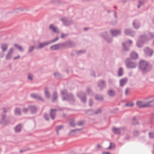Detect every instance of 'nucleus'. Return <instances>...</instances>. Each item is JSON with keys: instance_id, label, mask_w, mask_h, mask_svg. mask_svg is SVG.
Returning <instances> with one entry per match:
<instances>
[{"instance_id": "7", "label": "nucleus", "mask_w": 154, "mask_h": 154, "mask_svg": "<svg viewBox=\"0 0 154 154\" xmlns=\"http://www.w3.org/2000/svg\"><path fill=\"white\" fill-rule=\"evenodd\" d=\"M77 95L82 103H85L86 102V96L85 93L80 92L77 94Z\"/></svg>"}, {"instance_id": "35", "label": "nucleus", "mask_w": 154, "mask_h": 154, "mask_svg": "<svg viewBox=\"0 0 154 154\" xmlns=\"http://www.w3.org/2000/svg\"><path fill=\"white\" fill-rule=\"evenodd\" d=\"M123 75V69L122 68H120L118 71V75L120 77L122 76Z\"/></svg>"}, {"instance_id": "58", "label": "nucleus", "mask_w": 154, "mask_h": 154, "mask_svg": "<svg viewBox=\"0 0 154 154\" xmlns=\"http://www.w3.org/2000/svg\"><path fill=\"white\" fill-rule=\"evenodd\" d=\"M129 89L128 88H126L125 90V94L126 95H127L129 93Z\"/></svg>"}, {"instance_id": "63", "label": "nucleus", "mask_w": 154, "mask_h": 154, "mask_svg": "<svg viewBox=\"0 0 154 154\" xmlns=\"http://www.w3.org/2000/svg\"><path fill=\"white\" fill-rule=\"evenodd\" d=\"M127 43L130 45L132 43V42L131 40H129L127 41Z\"/></svg>"}, {"instance_id": "3", "label": "nucleus", "mask_w": 154, "mask_h": 154, "mask_svg": "<svg viewBox=\"0 0 154 154\" xmlns=\"http://www.w3.org/2000/svg\"><path fill=\"white\" fill-rule=\"evenodd\" d=\"M3 112L1 116V119H0V124H3L5 125H7L9 124L10 122V121L7 119H6V113L8 112V110L6 108L3 109Z\"/></svg>"}, {"instance_id": "55", "label": "nucleus", "mask_w": 154, "mask_h": 154, "mask_svg": "<svg viewBox=\"0 0 154 154\" xmlns=\"http://www.w3.org/2000/svg\"><path fill=\"white\" fill-rule=\"evenodd\" d=\"M93 102L91 99H90L89 101V105L91 106L93 105Z\"/></svg>"}, {"instance_id": "43", "label": "nucleus", "mask_w": 154, "mask_h": 154, "mask_svg": "<svg viewBox=\"0 0 154 154\" xmlns=\"http://www.w3.org/2000/svg\"><path fill=\"white\" fill-rule=\"evenodd\" d=\"M145 3V1L143 0H139V3L138 5V8H139L140 6L143 5Z\"/></svg>"}, {"instance_id": "56", "label": "nucleus", "mask_w": 154, "mask_h": 154, "mask_svg": "<svg viewBox=\"0 0 154 154\" xmlns=\"http://www.w3.org/2000/svg\"><path fill=\"white\" fill-rule=\"evenodd\" d=\"M81 130V129H80L72 130L69 133V134H71L72 133L74 132L77 130L80 131Z\"/></svg>"}, {"instance_id": "20", "label": "nucleus", "mask_w": 154, "mask_h": 154, "mask_svg": "<svg viewBox=\"0 0 154 154\" xmlns=\"http://www.w3.org/2000/svg\"><path fill=\"white\" fill-rule=\"evenodd\" d=\"M128 81L127 78H122L119 81V85L121 87H122Z\"/></svg>"}, {"instance_id": "48", "label": "nucleus", "mask_w": 154, "mask_h": 154, "mask_svg": "<svg viewBox=\"0 0 154 154\" xmlns=\"http://www.w3.org/2000/svg\"><path fill=\"white\" fill-rule=\"evenodd\" d=\"M133 134L134 136H137L139 134V132L138 131L136 130H134L133 131Z\"/></svg>"}, {"instance_id": "50", "label": "nucleus", "mask_w": 154, "mask_h": 154, "mask_svg": "<svg viewBox=\"0 0 154 154\" xmlns=\"http://www.w3.org/2000/svg\"><path fill=\"white\" fill-rule=\"evenodd\" d=\"M149 137L150 138H154V132H151L149 133Z\"/></svg>"}, {"instance_id": "2", "label": "nucleus", "mask_w": 154, "mask_h": 154, "mask_svg": "<svg viewBox=\"0 0 154 154\" xmlns=\"http://www.w3.org/2000/svg\"><path fill=\"white\" fill-rule=\"evenodd\" d=\"M63 100H67L72 103L74 101V99L72 94H69L66 90H62L61 91Z\"/></svg>"}, {"instance_id": "11", "label": "nucleus", "mask_w": 154, "mask_h": 154, "mask_svg": "<svg viewBox=\"0 0 154 154\" xmlns=\"http://www.w3.org/2000/svg\"><path fill=\"white\" fill-rule=\"evenodd\" d=\"M30 96L32 98L34 99L37 100H40L42 102L44 101V99L39 94H30Z\"/></svg>"}, {"instance_id": "1", "label": "nucleus", "mask_w": 154, "mask_h": 154, "mask_svg": "<svg viewBox=\"0 0 154 154\" xmlns=\"http://www.w3.org/2000/svg\"><path fill=\"white\" fill-rule=\"evenodd\" d=\"M139 67L143 73H146L152 69V66L149 65L147 61L143 60L140 61L139 62Z\"/></svg>"}, {"instance_id": "30", "label": "nucleus", "mask_w": 154, "mask_h": 154, "mask_svg": "<svg viewBox=\"0 0 154 154\" xmlns=\"http://www.w3.org/2000/svg\"><path fill=\"white\" fill-rule=\"evenodd\" d=\"M35 49V47L33 45L30 46L29 47L28 54H29L33 51Z\"/></svg>"}, {"instance_id": "26", "label": "nucleus", "mask_w": 154, "mask_h": 154, "mask_svg": "<svg viewBox=\"0 0 154 154\" xmlns=\"http://www.w3.org/2000/svg\"><path fill=\"white\" fill-rule=\"evenodd\" d=\"M8 45L6 44H3L1 45V49L3 52L6 51L8 48Z\"/></svg>"}, {"instance_id": "64", "label": "nucleus", "mask_w": 154, "mask_h": 154, "mask_svg": "<svg viewBox=\"0 0 154 154\" xmlns=\"http://www.w3.org/2000/svg\"><path fill=\"white\" fill-rule=\"evenodd\" d=\"M114 16L116 18H117V12L115 11H114Z\"/></svg>"}, {"instance_id": "18", "label": "nucleus", "mask_w": 154, "mask_h": 154, "mask_svg": "<svg viewBox=\"0 0 154 154\" xmlns=\"http://www.w3.org/2000/svg\"><path fill=\"white\" fill-rule=\"evenodd\" d=\"M144 52L146 55L150 56H152L153 53L152 50L150 49L148 47H147L144 49Z\"/></svg>"}, {"instance_id": "54", "label": "nucleus", "mask_w": 154, "mask_h": 154, "mask_svg": "<svg viewBox=\"0 0 154 154\" xmlns=\"http://www.w3.org/2000/svg\"><path fill=\"white\" fill-rule=\"evenodd\" d=\"M114 144L113 143H110V145L107 148L108 149H111L112 147H114Z\"/></svg>"}, {"instance_id": "25", "label": "nucleus", "mask_w": 154, "mask_h": 154, "mask_svg": "<svg viewBox=\"0 0 154 154\" xmlns=\"http://www.w3.org/2000/svg\"><path fill=\"white\" fill-rule=\"evenodd\" d=\"M57 97L58 95L57 92L56 91L54 92L52 96V102H55L57 98Z\"/></svg>"}, {"instance_id": "23", "label": "nucleus", "mask_w": 154, "mask_h": 154, "mask_svg": "<svg viewBox=\"0 0 154 154\" xmlns=\"http://www.w3.org/2000/svg\"><path fill=\"white\" fill-rule=\"evenodd\" d=\"M45 96L47 98H49L51 96L50 94L48 91V88L47 87L45 88L44 92Z\"/></svg>"}, {"instance_id": "38", "label": "nucleus", "mask_w": 154, "mask_h": 154, "mask_svg": "<svg viewBox=\"0 0 154 154\" xmlns=\"http://www.w3.org/2000/svg\"><path fill=\"white\" fill-rule=\"evenodd\" d=\"M15 113L17 115H20L21 114V111L19 108H16L15 109Z\"/></svg>"}, {"instance_id": "53", "label": "nucleus", "mask_w": 154, "mask_h": 154, "mask_svg": "<svg viewBox=\"0 0 154 154\" xmlns=\"http://www.w3.org/2000/svg\"><path fill=\"white\" fill-rule=\"evenodd\" d=\"M91 91V89L89 88H88L86 90V92L89 95L90 94Z\"/></svg>"}, {"instance_id": "51", "label": "nucleus", "mask_w": 154, "mask_h": 154, "mask_svg": "<svg viewBox=\"0 0 154 154\" xmlns=\"http://www.w3.org/2000/svg\"><path fill=\"white\" fill-rule=\"evenodd\" d=\"M84 122L82 121H79L77 123V125L78 126H82L83 125Z\"/></svg>"}, {"instance_id": "29", "label": "nucleus", "mask_w": 154, "mask_h": 154, "mask_svg": "<svg viewBox=\"0 0 154 154\" xmlns=\"http://www.w3.org/2000/svg\"><path fill=\"white\" fill-rule=\"evenodd\" d=\"M108 94L110 96L113 97L115 94V92L114 91L110 89L108 91Z\"/></svg>"}, {"instance_id": "13", "label": "nucleus", "mask_w": 154, "mask_h": 154, "mask_svg": "<svg viewBox=\"0 0 154 154\" xmlns=\"http://www.w3.org/2000/svg\"><path fill=\"white\" fill-rule=\"evenodd\" d=\"M125 127H121L119 128L114 127L112 128V131L116 134H119L122 131H124L125 130Z\"/></svg>"}, {"instance_id": "17", "label": "nucleus", "mask_w": 154, "mask_h": 154, "mask_svg": "<svg viewBox=\"0 0 154 154\" xmlns=\"http://www.w3.org/2000/svg\"><path fill=\"white\" fill-rule=\"evenodd\" d=\"M14 51V49L13 48H11L8 52L6 57V59L7 60H10L11 58L12 54Z\"/></svg>"}, {"instance_id": "41", "label": "nucleus", "mask_w": 154, "mask_h": 154, "mask_svg": "<svg viewBox=\"0 0 154 154\" xmlns=\"http://www.w3.org/2000/svg\"><path fill=\"white\" fill-rule=\"evenodd\" d=\"M123 49L124 51H127L129 50V47L126 46L125 43H123L122 44Z\"/></svg>"}, {"instance_id": "16", "label": "nucleus", "mask_w": 154, "mask_h": 154, "mask_svg": "<svg viewBox=\"0 0 154 154\" xmlns=\"http://www.w3.org/2000/svg\"><path fill=\"white\" fill-rule=\"evenodd\" d=\"M57 110V109H51L50 110V116L53 120L55 118L56 116V111Z\"/></svg>"}, {"instance_id": "21", "label": "nucleus", "mask_w": 154, "mask_h": 154, "mask_svg": "<svg viewBox=\"0 0 154 154\" xmlns=\"http://www.w3.org/2000/svg\"><path fill=\"white\" fill-rule=\"evenodd\" d=\"M28 109L30 110L32 113H35L37 111L36 107L34 106H28Z\"/></svg>"}, {"instance_id": "4", "label": "nucleus", "mask_w": 154, "mask_h": 154, "mask_svg": "<svg viewBox=\"0 0 154 154\" xmlns=\"http://www.w3.org/2000/svg\"><path fill=\"white\" fill-rule=\"evenodd\" d=\"M153 101V100H152L149 101L148 102L145 103H143L142 101H138L137 102L136 104L140 108L152 107L153 106V104H151V103H152Z\"/></svg>"}, {"instance_id": "28", "label": "nucleus", "mask_w": 154, "mask_h": 154, "mask_svg": "<svg viewBox=\"0 0 154 154\" xmlns=\"http://www.w3.org/2000/svg\"><path fill=\"white\" fill-rule=\"evenodd\" d=\"M22 125L19 124L17 125L15 128V131L16 132L18 133L20 132L22 128Z\"/></svg>"}, {"instance_id": "57", "label": "nucleus", "mask_w": 154, "mask_h": 154, "mask_svg": "<svg viewBox=\"0 0 154 154\" xmlns=\"http://www.w3.org/2000/svg\"><path fill=\"white\" fill-rule=\"evenodd\" d=\"M67 36V35L66 34H65L64 33H62L61 37L62 38H64L65 37H66Z\"/></svg>"}, {"instance_id": "60", "label": "nucleus", "mask_w": 154, "mask_h": 154, "mask_svg": "<svg viewBox=\"0 0 154 154\" xmlns=\"http://www.w3.org/2000/svg\"><path fill=\"white\" fill-rule=\"evenodd\" d=\"M129 138H130V136L129 135H127L124 138V139L125 140H128L129 139Z\"/></svg>"}, {"instance_id": "37", "label": "nucleus", "mask_w": 154, "mask_h": 154, "mask_svg": "<svg viewBox=\"0 0 154 154\" xmlns=\"http://www.w3.org/2000/svg\"><path fill=\"white\" fill-rule=\"evenodd\" d=\"M55 77L57 79H60L62 77V75L57 72H55L54 74Z\"/></svg>"}, {"instance_id": "46", "label": "nucleus", "mask_w": 154, "mask_h": 154, "mask_svg": "<svg viewBox=\"0 0 154 154\" xmlns=\"http://www.w3.org/2000/svg\"><path fill=\"white\" fill-rule=\"evenodd\" d=\"M85 52V50H82L76 51V53L78 55H79L81 54L84 53Z\"/></svg>"}, {"instance_id": "44", "label": "nucleus", "mask_w": 154, "mask_h": 154, "mask_svg": "<svg viewBox=\"0 0 154 154\" xmlns=\"http://www.w3.org/2000/svg\"><path fill=\"white\" fill-rule=\"evenodd\" d=\"M134 105L133 103L131 102H128L125 104V106H127L131 107L132 106Z\"/></svg>"}, {"instance_id": "15", "label": "nucleus", "mask_w": 154, "mask_h": 154, "mask_svg": "<svg viewBox=\"0 0 154 154\" xmlns=\"http://www.w3.org/2000/svg\"><path fill=\"white\" fill-rule=\"evenodd\" d=\"M61 20L63 24L66 26H68L72 23V21L71 20H67L66 17H63L61 18Z\"/></svg>"}, {"instance_id": "5", "label": "nucleus", "mask_w": 154, "mask_h": 154, "mask_svg": "<svg viewBox=\"0 0 154 154\" xmlns=\"http://www.w3.org/2000/svg\"><path fill=\"white\" fill-rule=\"evenodd\" d=\"M149 39V38L145 35H141L140 37V39L137 42V46L139 48L142 47L144 43Z\"/></svg>"}, {"instance_id": "6", "label": "nucleus", "mask_w": 154, "mask_h": 154, "mask_svg": "<svg viewBox=\"0 0 154 154\" xmlns=\"http://www.w3.org/2000/svg\"><path fill=\"white\" fill-rule=\"evenodd\" d=\"M125 63L127 67L128 68H135L137 66V64L135 63L132 62L130 58L126 59Z\"/></svg>"}, {"instance_id": "45", "label": "nucleus", "mask_w": 154, "mask_h": 154, "mask_svg": "<svg viewBox=\"0 0 154 154\" xmlns=\"http://www.w3.org/2000/svg\"><path fill=\"white\" fill-rule=\"evenodd\" d=\"M58 37H57L56 38H55L53 39L50 41H48V43H49V44H51L52 43L54 42H55L57 41L58 39Z\"/></svg>"}, {"instance_id": "47", "label": "nucleus", "mask_w": 154, "mask_h": 154, "mask_svg": "<svg viewBox=\"0 0 154 154\" xmlns=\"http://www.w3.org/2000/svg\"><path fill=\"white\" fill-rule=\"evenodd\" d=\"M33 75L29 73L28 74L27 78L29 80H33Z\"/></svg>"}, {"instance_id": "36", "label": "nucleus", "mask_w": 154, "mask_h": 154, "mask_svg": "<svg viewBox=\"0 0 154 154\" xmlns=\"http://www.w3.org/2000/svg\"><path fill=\"white\" fill-rule=\"evenodd\" d=\"M96 100H103V97L101 95H96L95 97Z\"/></svg>"}, {"instance_id": "33", "label": "nucleus", "mask_w": 154, "mask_h": 154, "mask_svg": "<svg viewBox=\"0 0 154 154\" xmlns=\"http://www.w3.org/2000/svg\"><path fill=\"white\" fill-rule=\"evenodd\" d=\"M86 113L89 115L95 114V112L93 109L88 110L86 111Z\"/></svg>"}, {"instance_id": "19", "label": "nucleus", "mask_w": 154, "mask_h": 154, "mask_svg": "<svg viewBox=\"0 0 154 154\" xmlns=\"http://www.w3.org/2000/svg\"><path fill=\"white\" fill-rule=\"evenodd\" d=\"M133 27L135 29H138L140 26L139 22L137 20H134L132 23Z\"/></svg>"}, {"instance_id": "9", "label": "nucleus", "mask_w": 154, "mask_h": 154, "mask_svg": "<svg viewBox=\"0 0 154 154\" xmlns=\"http://www.w3.org/2000/svg\"><path fill=\"white\" fill-rule=\"evenodd\" d=\"M125 34L127 35H129L132 37H134L135 35V32L132 30L131 29L129 28H126L124 30Z\"/></svg>"}, {"instance_id": "27", "label": "nucleus", "mask_w": 154, "mask_h": 154, "mask_svg": "<svg viewBox=\"0 0 154 154\" xmlns=\"http://www.w3.org/2000/svg\"><path fill=\"white\" fill-rule=\"evenodd\" d=\"M130 56L132 59H136L138 58L137 54L134 52H133L131 53L130 54Z\"/></svg>"}, {"instance_id": "31", "label": "nucleus", "mask_w": 154, "mask_h": 154, "mask_svg": "<svg viewBox=\"0 0 154 154\" xmlns=\"http://www.w3.org/2000/svg\"><path fill=\"white\" fill-rule=\"evenodd\" d=\"M67 45L70 47H72L75 46V44L72 42L69 41L67 42Z\"/></svg>"}, {"instance_id": "22", "label": "nucleus", "mask_w": 154, "mask_h": 154, "mask_svg": "<svg viewBox=\"0 0 154 154\" xmlns=\"http://www.w3.org/2000/svg\"><path fill=\"white\" fill-rule=\"evenodd\" d=\"M49 29L53 32L55 33L58 32L57 28V27H54L53 24H51L50 26Z\"/></svg>"}, {"instance_id": "40", "label": "nucleus", "mask_w": 154, "mask_h": 154, "mask_svg": "<svg viewBox=\"0 0 154 154\" xmlns=\"http://www.w3.org/2000/svg\"><path fill=\"white\" fill-rule=\"evenodd\" d=\"M69 124L72 127H74L75 126V124L74 120L73 119H71L70 120Z\"/></svg>"}, {"instance_id": "49", "label": "nucleus", "mask_w": 154, "mask_h": 154, "mask_svg": "<svg viewBox=\"0 0 154 154\" xmlns=\"http://www.w3.org/2000/svg\"><path fill=\"white\" fill-rule=\"evenodd\" d=\"M44 117L45 119L47 120H48L49 119V116L48 115L47 113H45L44 115Z\"/></svg>"}, {"instance_id": "8", "label": "nucleus", "mask_w": 154, "mask_h": 154, "mask_svg": "<svg viewBox=\"0 0 154 154\" xmlns=\"http://www.w3.org/2000/svg\"><path fill=\"white\" fill-rule=\"evenodd\" d=\"M65 44L64 43L58 44L51 46L50 49L51 50H57L60 49L61 47H65Z\"/></svg>"}, {"instance_id": "10", "label": "nucleus", "mask_w": 154, "mask_h": 154, "mask_svg": "<svg viewBox=\"0 0 154 154\" xmlns=\"http://www.w3.org/2000/svg\"><path fill=\"white\" fill-rule=\"evenodd\" d=\"M100 36L106 40L108 43H110L112 41V38L108 37L107 32H103L101 33Z\"/></svg>"}, {"instance_id": "34", "label": "nucleus", "mask_w": 154, "mask_h": 154, "mask_svg": "<svg viewBox=\"0 0 154 154\" xmlns=\"http://www.w3.org/2000/svg\"><path fill=\"white\" fill-rule=\"evenodd\" d=\"M144 35H145L146 37H147L148 38H149V40L152 39L153 38H154V34L153 32H149V36H148L145 34H144Z\"/></svg>"}, {"instance_id": "32", "label": "nucleus", "mask_w": 154, "mask_h": 154, "mask_svg": "<svg viewBox=\"0 0 154 154\" xmlns=\"http://www.w3.org/2000/svg\"><path fill=\"white\" fill-rule=\"evenodd\" d=\"M14 46L18 49L19 51L21 52H23L24 51L23 48L20 45L17 44H15Z\"/></svg>"}, {"instance_id": "62", "label": "nucleus", "mask_w": 154, "mask_h": 154, "mask_svg": "<svg viewBox=\"0 0 154 154\" xmlns=\"http://www.w3.org/2000/svg\"><path fill=\"white\" fill-rule=\"evenodd\" d=\"M28 110H29L28 109L24 108L23 109V112L25 113H26Z\"/></svg>"}, {"instance_id": "42", "label": "nucleus", "mask_w": 154, "mask_h": 154, "mask_svg": "<svg viewBox=\"0 0 154 154\" xmlns=\"http://www.w3.org/2000/svg\"><path fill=\"white\" fill-rule=\"evenodd\" d=\"M133 122L132 124L133 125H135L139 124L136 118L135 117H134L133 119Z\"/></svg>"}, {"instance_id": "52", "label": "nucleus", "mask_w": 154, "mask_h": 154, "mask_svg": "<svg viewBox=\"0 0 154 154\" xmlns=\"http://www.w3.org/2000/svg\"><path fill=\"white\" fill-rule=\"evenodd\" d=\"M101 109L100 108L98 109L95 112V114H97L101 112Z\"/></svg>"}, {"instance_id": "61", "label": "nucleus", "mask_w": 154, "mask_h": 154, "mask_svg": "<svg viewBox=\"0 0 154 154\" xmlns=\"http://www.w3.org/2000/svg\"><path fill=\"white\" fill-rule=\"evenodd\" d=\"M108 82L110 84H112L113 82V80L111 79H109L108 80Z\"/></svg>"}, {"instance_id": "24", "label": "nucleus", "mask_w": 154, "mask_h": 154, "mask_svg": "<svg viewBox=\"0 0 154 154\" xmlns=\"http://www.w3.org/2000/svg\"><path fill=\"white\" fill-rule=\"evenodd\" d=\"M49 45V43H48V41L43 43H40L39 44L38 48L40 49H41L44 46H47Z\"/></svg>"}, {"instance_id": "39", "label": "nucleus", "mask_w": 154, "mask_h": 154, "mask_svg": "<svg viewBox=\"0 0 154 154\" xmlns=\"http://www.w3.org/2000/svg\"><path fill=\"white\" fill-rule=\"evenodd\" d=\"M63 127V125L57 126L56 127V129L57 134H59L58 132L59 131L62 129Z\"/></svg>"}, {"instance_id": "14", "label": "nucleus", "mask_w": 154, "mask_h": 154, "mask_svg": "<svg viewBox=\"0 0 154 154\" xmlns=\"http://www.w3.org/2000/svg\"><path fill=\"white\" fill-rule=\"evenodd\" d=\"M110 33L112 36H116L120 35L121 33L120 30L111 29L110 30Z\"/></svg>"}, {"instance_id": "12", "label": "nucleus", "mask_w": 154, "mask_h": 154, "mask_svg": "<svg viewBox=\"0 0 154 154\" xmlns=\"http://www.w3.org/2000/svg\"><path fill=\"white\" fill-rule=\"evenodd\" d=\"M106 86V82L103 80H100L98 83V86L101 90H103Z\"/></svg>"}, {"instance_id": "59", "label": "nucleus", "mask_w": 154, "mask_h": 154, "mask_svg": "<svg viewBox=\"0 0 154 154\" xmlns=\"http://www.w3.org/2000/svg\"><path fill=\"white\" fill-rule=\"evenodd\" d=\"M91 75L93 76H94V77L95 76V73L94 72V71L92 70L91 71Z\"/></svg>"}]
</instances>
